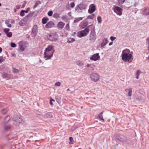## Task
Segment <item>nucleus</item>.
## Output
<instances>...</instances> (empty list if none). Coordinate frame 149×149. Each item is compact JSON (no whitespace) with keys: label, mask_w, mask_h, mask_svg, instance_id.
Instances as JSON below:
<instances>
[{"label":"nucleus","mask_w":149,"mask_h":149,"mask_svg":"<svg viewBox=\"0 0 149 149\" xmlns=\"http://www.w3.org/2000/svg\"><path fill=\"white\" fill-rule=\"evenodd\" d=\"M122 57V60L125 62L129 61L132 57V54L130 53V50L127 49H125L123 50Z\"/></svg>","instance_id":"nucleus-1"},{"label":"nucleus","mask_w":149,"mask_h":149,"mask_svg":"<svg viewBox=\"0 0 149 149\" xmlns=\"http://www.w3.org/2000/svg\"><path fill=\"white\" fill-rule=\"evenodd\" d=\"M87 7V5L85 4L80 3L76 6L75 10L79 13H82L84 10H86Z\"/></svg>","instance_id":"nucleus-2"},{"label":"nucleus","mask_w":149,"mask_h":149,"mask_svg":"<svg viewBox=\"0 0 149 149\" xmlns=\"http://www.w3.org/2000/svg\"><path fill=\"white\" fill-rule=\"evenodd\" d=\"M90 78L92 81L96 82L99 80L100 75L98 73H93L91 74Z\"/></svg>","instance_id":"nucleus-3"},{"label":"nucleus","mask_w":149,"mask_h":149,"mask_svg":"<svg viewBox=\"0 0 149 149\" xmlns=\"http://www.w3.org/2000/svg\"><path fill=\"white\" fill-rule=\"evenodd\" d=\"M96 39V37L95 30L94 29H92L89 36V40L91 42H94Z\"/></svg>","instance_id":"nucleus-4"},{"label":"nucleus","mask_w":149,"mask_h":149,"mask_svg":"<svg viewBox=\"0 0 149 149\" xmlns=\"http://www.w3.org/2000/svg\"><path fill=\"white\" fill-rule=\"evenodd\" d=\"M54 52L53 51H45L44 53V58L45 60L51 59L52 56Z\"/></svg>","instance_id":"nucleus-5"},{"label":"nucleus","mask_w":149,"mask_h":149,"mask_svg":"<svg viewBox=\"0 0 149 149\" xmlns=\"http://www.w3.org/2000/svg\"><path fill=\"white\" fill-rule=\"evenodd\" d=\"M89 32V29L88 27H87L84 30L80 31L79 34L78 36L80 38L86 36L88 34Z\"/></svg>","instance_id":"nucleus-6"},{"label":"nucleus","mask_w":149,"mask_h":149,"mask_svg":"<svg viewBox=\"0 0 149 149\" xmlns=\"http://www.w3.org/2000/svg\"><path fill=\"white\" fill-rule=\"evenodd\" d=\"M58 35L55 34L50 35L48 36V39L52 41H54L57 40Z\"/></svg>","instance_id":"nucleus-7"},{"label":"nucleus","mask_w":149,"mask_h":149,"mask_svg":"<svg viewBox=\"0 0 149 149\" xmlns=\"http://www.w3.org/2000/svg\"><path fill=\"white\" fill-rule=\"evenodd\" d=\"M141 14L143 15H149V7L144 8L142 9Z\"/></svg>","instance_id":"nucleus-8"},{"label":"nucleus","mask_w":149,"mask_h":149,"mask_svg":"<svg viewBox=\"0 0 149 149\" xmlns=\"http://www.w3.org/2000/svg\"><path fill=\"white\" fill-rule=\"evenodd\" d=\"M100 56L98 53L94 54L91 57L90 59L91 60L95 61L98 60L100 58Z\"/></svg>","instance_id":"nucleus-9"},{"label":"nucleus","mask_w":149,"mask_h":149,"mask_svg":"<svg viewBox=\"0 0 149 149\" xmlns=\"http://www.w3.org/2000/svg\"><path fill=\"white\" fill-rule=\"evenodd\" d=\"M122 9L118 6L115 7L114 9V12L119 15H122Z\"/></svg>","instance_id":"nucleus-10"},{"label":"nucleus","mask_w":149,"mask_h":149,"mask_svg":"<svg viewBox=\"0 0 149 149\" xmlns=\"http://www.w3.org/2000/svg\"><path fill=\"white\" fill-rule=\"evenodd\" d=\"M37 26L36 25H35L33 27L32 30V32L31 33V35L32 37H35L37 34Z\"/></svg>","instance_id":"nucleus-11"},{"label":"nucleus","mask_w":149,"mask_h":149,"mask_svg":"<svg viewBox=\"0 0 149 149\" xmlns=\"http://www.w3.org/2000/svg\"><path fill=\"white\" fill-rule=\"evenodd\" d=\"M13 121L14 124H17L22 122V119L20 117H17L13 118Z\"/></svg>","instance_id":"nucleus-12"},{"label":"nucleus","mask_w":149,"mask_h":149,"mask_svg":"<svg viewBox=\"0 0 149 149\" xmlns=\"http://www.w3.org/2000/svg\"><path fill=\"white\" fill-rule=\"evenodd\" d=\"M96 9L95 6L93 4H92L90 6L89 9L88 10V12L90 13H93Z\"/></svg>","instance_id":"nucleus-13"},{"label":"nucleus","mask_w":149,"mask_h":149,"mask_svg":"<svg viewBox=\"0 0 149 149\" xmlns=\"http://www.w3.org/2000/svg\"><path fill=\"white\" fill-rule=\"evenodd\" d=\"M54 23L52 21L49 22L45 25V27L47 28H50L53 27L54 25Z\"/></svg>","instance_id":"nucleus-14"},{"label":"nucleus","mask_w":149,"mask_h":149,"mask_svg":"<svg viewBox=\"0 0 149 149\" xmlns=\"http://www.w3.org/2000/svg\"><path fill=\"white\" fill-rule=\"evenodd\" d=\"M27 22V20L25 18L19 21V24L21 26H23Z\"/></svg>","instance_id":"nucleus-15"},{"label":"nucleus","mask_w":149,"mask_h":149,"mask_svg":"<svg viewBox=\"0 0 149 149\" xmlns=\"http://www.w3.org/2000/svg\"><path fill=\"white\" fill-rule=\"evenodd\" d=\"M19 46L20 51H24L25 48L23 46V43L22 42H19Z\"/></svg>","instance_id":"nucleus-16"},{"label":"nucleus","mask_w":149,"mask_h":149,"mask_svg":"<svg viewBox=\"0 0 149 149\" xmlns=\"http://www.w3.org/2000/svg\"><path fill=\"white\" fill-rule=\"evenodd\" d=\"M54 47L52 45H49L48 47L46 49L45 51H53L54 52Z\"/></svg>","instance_id":"nucleus-17"},{"label":"nucleus","mask_w":149,"mask_h":149,"mask_svg":"<svg viewBox=\"0 0 149 149\" xmlns=\"http://www.w3.org/2000/svg\"><path fill=\"white\" fill-rule=\"evenodd\" d=\"M65 24L64 23L62 22H58L57 25V27L59 28H63Z\"/></svg>","instance_id":"nucleus-18"},{"label":"nucleus","mask_w":149,"mask_h":149,"mask_svg":"<svg viewBox=\"0 0 149 149\" xmlns=\"http://www.w3.org/2000/svg\"><path fill=\"white\" fill-rule=\"evenodd\" d=\"M127 90H128V96H131L132 95V88H128L125 90V91L127 92Z\"/></svg>","instance_id":"nucleus-19"},{"label":"nucleus","mask_w":149,"mask_h":149,"mask_svg":"<svg viewBox=\"0 0 149 149\" xmlns=\"http://www.w3.org/2000/svg\"><path fill=\"white\" fill-rule=\"evenodd\" d=\"M44 117L45 118H51L52 117V116L51 113H48L45 114Z\"/></svg>","instance_id":"nucleus-20"},{"label":"nucleus","mask_w":149,"mask_h":149,"mask_svg":"<svg viewBox=\"0 0 149 149\" xmlns=\"http://www.w3.org/2000/svg\"><path fill=\"white\" fill-rule=\"evenodd\" d=\"M108 40L107 38H104L103 40V41L101 44V46L102 47H103L107 43Z\"/></svg>","instance_id":"nucleus-21"},{"label":"nucleus","mask_w":149,"mask_h":149,"mask_svg":"<svg viewBox=\"0 0 149 149\" xmlns=\"http://www.w3.org/2000/svg\"><path fill=\"white\" fill-rule=\"evenodd\" d=\"M48 20L49 19L47 17H44L42 19V23L43 24H45Z\"/></svg>","instance_id":"nucleus-22"},{"label":"nucleus","mask_w":149,"mask_h":149,"mask_svg":"<svg viewBox=\"0 0 149 149\" xmlns=\"http://www.w3.org/2000/svg\"><path fill=\"white\" fill-rule=\"evenodd\" d=\"M76 63L79 66H82L84 65V63L79 61H77Z\"/></svg>","instance_id":"nucleus-23"},{"label":"nucleus","mask_w":149,"mask_h":149,"mask_svg":"<svg viewBox=\"0 0 149 149\" xmlns=\"http://www.w3.org/2000/svg\"><path fill=\"white\" fill-rule=\"evenodd\" d=\"M4 129L6 130H10L11 129L10 126L9 125H5L4 127Z\"/></svg>","instance_id":"nucleus-24"},{"label":"nucleus","mask_w":149,"mask_h":149,"mask_svg":"<svg viewBox=\"0 0 149 149\" xmlns=\"http://www.w3.org/2000/svg\"><path fill=\"white\" fill-rule=\"evenodd\" d=\"M10 120V117L9 116H8L5 117V118L4 119V121L3 123H8Z\"/></svg>","instance_id":"nucleus-25"},{"label":"nucleus","mask_w":149,"mask_h":149,"mask_svg":"<svg viewBox=\"0 0 149 149\" xmlns=\"http://www.w3.org/2000/svg\"><path fill=\"white\" fill-rule=\"evenodd\" d=\"M103 112H102L100 113L99 114L98 116L99 118L102 120L103 121H104V119L103 118V116H102Z\"/></svg>","instance_id":"nucleus-26"},{"label":"nucleus","mask_w":149,"mask_h":149,"mask_svg":"<svg viewBox=\"0 0 149 149\" xmlns=\"http://www.w3.org/2000/svg\"><path fill=\"white\" fill-rule=\"evenodd\" d=\"M19 70L17 69H16L15 68H13V73L17 74L19 72Z\"/></svg>","instance_id":"nucleus-27"},{"label":"nucleus","mask_w":149,"mask_h":149,"mask_svg":"<svg viewBox=\"0 0 149 149\" xmlns=\"http://www.w3.org/2000/svg\"><path fill=\"white\" fill-rule=\"evenodd\" d=\"M97 20L98 21V22L99 24H101L102 22V19L101 17L99 16L97 17Z\"/></svg>","instance_id":"nucleus-28"},{"label":"nucleus","mask_w":149,"mask_h":149,"mask_svg":"<svg viewBox=\"0 0 149 149\" xmlns=\"http://www.w3.org/2000/svg\"><path fill=\"white\" fill-rule=\"evenodd\" d=\"M2 76L3 78H7L9 77V75L6 73H4L2 74Z\"/></svg>","instance_id":"nucleus-29"},{"label":"nucleus","mask_w":149,"mask_h":149,"mask_svg":"<svg viewBox=\"0 0 149 149\" xmlns=\"http://www.w3.org/2000/svg\"><path fill=\"white\" fill-rule=\"evenodd\" d=\"M82 17H79L76 19L75 20H74V23H76L78 22L79 21L81 20L82 19Z\"/></svg>","instance_id":"nucleus-30"},{"label":"nucleus","mask_w":149,"mask_h":149,"mask_svg":"<svg viewBox=\"0 0 149 149\" xmlns=\"http://www.w3.org/2000/svg\"><path fill=\"white\" fill-rule=\"evenodd\" d=\"M140 70H138L136 72L135 75L136 78L137 79H139V74Z\"/></svg>","instance_id":"nucleus-31"},{"label":"nucleus","mask_w":149,"mask_h":149,"mask_svg":"<svg viewBox=\"0 0 149 149\" xmlns=\"http://www.w3.org/2000/svg\"><path fill=\"white\" fill-rule=\"evenodd\" d=\"M94 16L95 14H93L90 15L88 16L87 17V18L93 19L94 18Z\"/></svg>","instance_id":"nucleus-32"},{"label":"nucleus","mask_w":149,"mask_h":149,"mask_svg":"<svg viewBox=\"0 0 149 149\" xmlns=\"http://www.w3.org/2000/svg\"><path fill=\"white\" fill-rule=\"evenodd\" d=\"M7 111L8 110L7 109H4L2 110V113L3 114H5L6 113Z\"/></svg>","instance_id":"nucleus-33"},{"label":"nucleus","mask_w":149,"mask_h":149,"mask_svg":"<svg viewBox=\"0 0 149 149\" xmlns=\"http://www.w3.org/2000/svg\"><path fill=\"white\" fill-rule=\"evenodd\" d=\"M75 41V40L74 39V38H72L70 40H68L67 41V42H68V43H72L73 42H74Z\"/></svg>","instance_id":"nucleus-34"},{"label":"nucleus","mask_w":149,"mask_h":149,"mask_svg":"<svg viewBox=\"0 0 149 149\" xmlns=\"http://www.w3.org/2000/svg\"><path fill=\"white\" fill-rule=\"evenodd\" d=\"M7 36L9 38L11 37L12 35V34L11 32H9L6 34Z\"/></svg>","instance_id":"nucleus-35"},{"label":"nucleus","mask_w":149,"mask_h":149,"mask_svg":"<svg viewBox=\"0 0 149 149\" xmlns=\"http://www.w3.org/2000/svg\"><path fill=\"white\" fill-rule=\"evenodd\" d=\"M10 29H9L5 28L3 30V31L6 34L7 33H8V31H9Z\"/></svg>","instance_id":"nucleus-36"},{"label":"nucleus","mask_w":149,"mask_h":149,"mask_svg":"<svg viewBox=\"0 0 149 149\" xmlns=\"http://www.w3.org/2000/svg\"><path fill=\"white\" fill-rule=\"evenodd\" d=\"M53 13V12L52 11H51V10L49 11L48 13V15L49 16H51L52 15Z\"/></svg>","instance_id":"nucleus-37"},{"label":"nucleus","mask_w":149,"mask_h":149,"mask_svg":"<svg viewBox=\"0 0 149 149\" xmlns=\"http://www.w3.org/2000/svg\"><path fill=\"white\" fill-rule=\"evenodd\" d=\"M95 67V65L93 64H91L90 68L91 70H93L94 69V67Z\"/></svg>","instance_id":"nucleus-38"},{"label":"nucleus","mask_w":149,"mask_h":149,"mask_svg":"<svg viewBox=\"0 0 149 149\" xmlns=\"http://www.w3.org/2000/svg\"><path fill=\"white\" fill-rule=\"evenodd\" d=\"M61 83L60 82H58L56 83L55 84V85L56 86H60Z\"/></svg>","instance_id":"nucleus-39"},{"label":"nucleus","mask_w":149,"mask_h":149,"mask_svg":"<svg viewBox=\"0 0 149 149\" xmlns=\"http://www.w3.org/2000/svg\"><path fill=\"white\" fill-rule=\"evenodd\" d=\"M54 17L56 18L59 17V15L58 13H55L54 15Z\"/></svg>","instance_id":"nucleus-40"},{"label":"nucleus","mask_w":149,"mask_h":149,"mask_svg":"<svg viewBox=\"0 0 149 149\" xmlns=\"http://www.w3.org/2000/svg\"><path fill=\"white\" fill-rule=\"evenodd\" d=\"M33 13H30L26 17H31L32 16Z\"/></svg>","instance_id":"nucleus-41"},{"label":"nucleus","mask_w":149,"mask_h":149,"mask_svg":"<svg viewBox=\"0 0 149 149\" xmlns=\"http://www.w3.org/2000/svg\"><path fill=\"white\" fill-rule=\"evenodd\" d=\"M125 0H118V3L119 4L123 3Z\"/></svg>","instance_id":"nucleus-42"},{"label":"nucleus","mask_w":149,"mask_h":149,"mask_svg":"<svg viewBox=\"0 0 149 149\" xmlns=\"http://www.w3.org/2000/svg\"><path fill=\"white\" fill-rule=\"evenodd\" d=\"M11 46L13 47H16V44L13 42H11L10 43Z\"/></svg>","instance_id":"nucleus-43"},{"label":"nucleus","mask_w":149,"mask_h":149,"mask_svg":"<svg viewBox=\"0 0 149 149\" xmlns=\"http://www.w3.org/2000/svg\"><path fill=\"white\" fill-rule=\"evenodd\" d=\"M4 60L2 56L0 57V63H1Z\"/></svg>","instance_id":"nucleus-44"},{"label":"nucleus","mask_w":149,"mask_h":149,"mask_svg":"<svg viewBox=\"0 0 149 149\" xmlns=\"http://www.w3.org/2000/svg\"><path fill=\"white\" fill-rule=\"evenodd\" d=\"M24 10H22L21 11V12H20V14L21 16H24Z\"/></svg>","instance_id":"nucleus-45"},{"label":"nucleus","mask_w":149,"mask_h":149,"mask_svg":"<svg viewBox=\"0 0 149 149\" xmlns=\"http://www.w3.org/2000/svg\"><path fill=\"white\" fill-rule=\"evenodd\" d=\"M70 5L71 7L72 8H73L75 4L74 3L71 2L70 3Z\"/></svg>","instance_id":"nucleus-46"},{"label":"nucleus","mask_w":149,"mask_h":149,"mask_svg":"<svg viewBox=\"0 0 149 149\" xmlns=\"http://www.w3.org/2000/svg\"><path fill=\"white\" fill-rule=\"evenodd\" d=\"M69 140L70 141V143H71V144L72 143V141H73V138L72 137H70L69 138Z\"/></svg>","instance_id":"nucleus-47"},{"label":"nucleus","mask_w":149,"mask_h":149,"mask_svg":"<svg viewBox=\"0 0 149 149\" xmlns=\"http://www.w3.org/2000/svg\"><path fill=\"white\" fill-rule=\"evenodd\" d=\"M116 39V37H114L113 36H111L110 37V39L111 41H113Z\"/></svg>","instance_id":"nucleus-48"},{"label":"nucleus","mask_w":149,"mask_h":149,"mask_svg":"<svg viewBox=\"0 0 149 149\" xmlns=\"http://www.w3.org/2000/svg\"><path fill=\"white\" fill-rule=\"evenodd\" d=\"M117 139H118V140H120V141H124V140L123 139L121 138V137L118 138H117Z\"/></svg>","instance_id":"nucleus-49"},{"label":"nucleus","mask_w":149,"mask_h":149,"mask_svg":"<svg viewBox=\"0 0 149 149\" xmlns=\"http://www.w3.org/2000/svg\"><path fill=\"white\" fill-rule=\"evenodd\" d=\"M62 19L63 20H65L67 19V17L66 16H63L62 17Z\"/></svg>","instance_id":"nucleus-50"},{"label":"nucleus","mask_w":149,"mask_h":149,"mask_svg":"<svg viewBox=\"0 0 149 149\" xmlns=\"http://www.w3.org/2000/svg\"><path fill=\"white\" fill-rule=\"evenodd\" d=\"M54 101V100L53 99H52L50 100V104L51 105H52L53 104V103H52V101Z\"/></svg>","instance_id":"nucleus-51"},{"label":"nucleus","mask_w":149,"mask_h":149,"mask_svg":"<svg viewBox=\"0 0 149 149\" xmlns=\"http://www.w3.org/2000/svg\"><path fill=\"white\" fill-rule=\"evenodd\" d=\"M15 7L17 9H19L20 8V6H19V5H17L16 6H15Z\"/></svg>","instance_id":"nucleus-52"},{"label":"nucleus","mask_w":149,"mask_h":149,"mask_svg":"<svg viewBox=\"0 0 149 149\" xmlns=\"http://www.w3.org/2000/svg\"><path fill=\"white\" fill-rule=\"evenodd\" d=\"M66 27L67 28H68V29L69 28V24H67L66 26Z\"/></svg>","instance_id":"nucleus-53"},{"label":"nucleus","mask_w":149,"mask_h":149,"mask_svg":"<svg viewBox=\"0 0 149 149\" xmlns=\"http://www.w3.org/2000/svg\"><path fill=\"white\" fill-rule=\"evenodd\" d=\"M9 21L8 20H6L5 22V23L7 24H9Z\"/></svg>","instance_id":"nucleus-54"},{"label":"nucleus","mask_w":149,"mask_h":149,"mask_svg":"<svg viewBox=\"0 0 149 149\" xmlns=\"http://www.w3.org/2000/svg\"><path fill=\"white\" fill-rule=\"evenodd\" d=\"M146 40L148 42V45H149V37L146 39Z\"/></svg>","instance_id":"nucleus-55"},{"label":"nucleus","mask_w":149,"mask_h":149,"mask_svg":"<svg viewBox=\"0 0 149 149\" xmlns=\"http://www.w3.org/2000/svg\"><path fill=\"white\" fill-rule=\"evenodd\" d=\"M7 26L9 27H10L11 26V25L10 24H7Z\"/></svg>","instance_id":"nucleus-56"},{"label":"nucleus","mask_w":149,"mask_h":149,"mask_svg":"<svg viewBox=\"0 0 149 149\" xmlns=\"http://www.w3.org/2000/svg\"><path fill=\"white\" fill-rule=\"evenodd\" d=\"M90 65H91V64H87V65H86V66L87 67H90Z\"/></svg>","instance_id":"nucleus-57"},{"label":"nucleus","mask_w":149,"mask_h":149,"mask_svg":"<svg viewBox=\"0 0 149 149\" xmlns=\"http://www.w3.org/2000/svg\"><path fill=\"white\" fill-rule=\"evenodd\" d=\"M37 6V4H36L33 7V8H35Z\"/></svg>","instance_id":"nucleus-58"},{"label":"nucleus","mask_w":149,"mask_h":149,"mask_svg":"<svg viewBox=\"0 0 149 149\" xmlns=\"http://www.w3.org/2000/svg\"><path fill=\"white\" fill-rule=\"evenodd\" d=\"M24 13H27L28 12V10H24Z\"/></svg>","instance_id":"nucleus-59"},{"label":"nucleus","mask_w":149,"mask_h":149,"mask_svg":"<svg viewBox=\"0 0 149 149\" xmlns=\"http://www.w3.org/2000/svg\"><path fill=\"white\" fill-rule=\"evenodd\" d=\"M112 44H113V42H110V43H109V46H110V45H112Z\"/></svg>","instance_id":"nucleus-60"},{"label":"nucleus","mask_w":149,"mask_h":149,"mask_svg":"<svg viewBox=\"0 0 149 149\" xmlns=\"http://www.w3.org/2000/svg\"><path fill=\"white\" fill-rule=\"evenodd\" d=\"M2 49L0 47V53L2 52Z\"/></svg>","instance_id":"nucleus-61"},{"label":"nucleus","mask_w":149,"mask_h":149,"mask_svg":"<svg viewBox=\"0 0 149 149\" xmlns=\"http://www.w3.org/2000/svg\"><path fill=\"white\" fill-rule=\"evenodd\" d=\"M147 48H148V52H149V45H148Z\"/></svg>","instance_id":"nucleus-62"},{"label":"nucleus","mask_w":149,"mask_h":149,"mask_svg":"<svg viewBox=\"0 0 149 149\" xmlns=\"http://www.w3.org/2000/svg\"><path fill=\"white\" fill-rule=\"evenodd\" d=\"M29 10H30V8H28L27 9V10H28V12L29 11Z\"/></svg>","instance_id":"nucleus-63"},{"label":"nucleus","mask_w":149,"mask_h":149,"mask_svg":"<svg viewBox=\"0 0 149 149\" xmlns=\"http://www.w3.org/2000/svg\"><path fill=\"white\" fill-rule=\"evenodd\" d=\"M14 10L15 12L16 11V9H14Z\"/></svg>","instance_id":"nucleus-64"}]
</instances>
